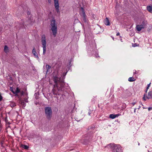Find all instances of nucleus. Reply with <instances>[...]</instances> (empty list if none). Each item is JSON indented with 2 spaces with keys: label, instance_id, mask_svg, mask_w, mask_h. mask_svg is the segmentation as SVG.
<instances>
[{
  "label": "nucleus",
  "instance_id": "1",
  "mask_svg": "<svg viewBox=\"0 0 152 152\" xmlns=\"http://www.w3.org/2000/svg\"><path fill=\"white\" fill-rule=\"evenodd\" d=\"M104 148L111 149L112 152H122L121 146L119 145L110 143L105 146Z\"/></svg>",
  "mask_w": 152,
  "mask_h": 152
},
{
  "label": "nucleus",
  "instance_id": "2",
  "mask_svg": "<svg viewBox=\"0 0 152 152\" xmlns=\"http://www.w3.org/2000/svg\"><path fill=\"white\" fill-rule=\"evenodd\" d=\"M54 82L56 83L54 85V87H56L57 89L55 88H53V94L56 95H59L61 94L60 92L62 90L61 89H60V87L58 85L57 83V80H58V78L56 76L54 77Z\"/></svg>",
  "mask_w": 152,
  "mask_h": 152
},
{
  "label": "nucleus",
  "instance_id": "3",
  "mask_svg": "<svg viewBox=\"0 0 152 152\" xmlns=\"http://www.w3.org/2000/svg\"><path fill=\"white\" fill-rule=\"evenodd\" d=\"M82 143L83 144L87 145L89 144L92 140V134L87 133L83 135Z\"/></svg>",
  "mask_w": 152,
  "mask_h": 152
},
{
  "label": "nucleus",
  "instance_id": "4",
  "mask_svg": "<svg viewBox=\"0 0 152 152\" xmlns=\"http://www.w3.org/2000/svg\"><path fill=\"white\" fill-rule=\"evenodd\" d=\"M51 29L52 32L54 37L56 36L57 33V26L56 20L53 19L50 22Z\"/></svg>",
  "mask_w": 152,
  "mask_h": 152
},
{
  "label": "nucleus",
  "instance_id": "5",
  "mask_svg": "<svg viewBox=\"0 0 152 152\" xmlns=\"http://www.w3.org/2000/svg\"><path fill=\"white\" fill-rule=\"evenodd\" d=\"M41 42L43 50V54L44 55L46 53V44L45 36L44 34L42 35V36Z\"/></svg>",
  "mask_w": 152,
  "mask_h": 152
},
{
  "label": "nucleus",
  "instance_id": "6",
  "mask_svg": "<svg viewBox=\"0 0 152 152\" xmlns=\"http://www.w3.org/2000/svg\"><path fill=\"white\" fill-rule=\"evenodd\" d=\"M54 6L56 10L58 13L60 12L59 10V4L58 3V0H54Z\"/></svg>",
  "mask_w": 152,
  "mask_h": 152
},
{
  "label": "nucleus",
  "instance_id": "7",
  "mask_svg": "<svg viewBox=\"0 0 152 152\" xmlns=\"http://www.w3.org/2000/svg\"><path fill=\"white\" fill-rule=\"evenodd\" d=\"M58 78V80H57V82H58L59 83V84H58V85L60 87V89H61V90H62V88H63L64 86V81L63 80L61 81L60 78Z\"/></svg>",
  "mask_w": 152,
  "mask_h": 152
},
{
  "label": "nucleus",
  "instance_id": "8",
  "mask_svg": "<svg viewBox=\"0 0 152 152\" xmlns=\"http://www.w3.org/2000/svg\"><path fill=\"white\" fill-rule=\"evenodd\" d=\"M45 114H51L52 110L51 107H47L45 108Z\"/></svg>",
  "mask_w": 152,
  "mask_h": 152
},
{
  "label": "nucleus",
  "instance_id": "9",
  "mask_svg": "<svg viewBox=\"0 0 152 152\" xmlns=\"http://www.w3.org/2000/svg\"><path fill=\"white\" fill-rule=\"evenodd\" d=\"M95 128V126L94 125H91V126H89L88 128V131H90V133H89V134H92L94 132V131L93 130Z\"/></svg>",
  "mask_w": 152,
  "mask_h": 152
},
{
  "label": "nucleus",
  "instance_id": "10",
  "mask_svg": "<svg viewBox=\"0 0 152 152\" xmlns=\"http://www.w3.org/2000/svg\"><path fill=\"white\" fill-rule=\"evenodd\" d=\"M81 10L82 11V15L83 17V21L85 22H86V14L85 13V12H84V10L83 8V7H81Z\"/></svg>",
  "mask_w": 152,
  "mask_h": 152
},
{
  "label": "nucleus",
  "instance_id": "11",
  "mask_svg": "<svg viewBox=\"0 0 152 152\" xmlns=\"http://www.w3.org/2000/svg\"><path fill=\"white\" fill-rule=\"evenodd\" d=\"M32 53L33 54V55L36 58H37V59L39 58V57L37 54V53H36V50L34 48L32 50Z\"/></svg>",
  "mask_w": 152,
  "mask_h": 152
},
{
  "label": "nucleus",
  "instance_id": "12",
  "mask_svg": "<svg viewBox=\"0 0 152 152\" xmlns=\"http://www.w3.org/2000/svg\"><path fill=\"white\" fill-rule=\"evenodd\" d=\"M104 23L107 26H109L110 23L109 20L107 18H106L104 20Z\"/></svg>",
  "mask_w": 152,
  "mask_h": 152
},
{
  "label": "nucleus",
  "instance_id": "13",
  "mask_svg": "<svg viewBox=\"0 0 152 152\" xmlns=\"http://www.w3.org/2000/svg\"><path fill=\"white\" fill-rule=\"evenodd\" d=\"M146 98L148 99L152 98V91H150L148 92V95L146 96Z\"/></svg>",
  "mask_w": 152,
  "mask_h": 152
},
{
  "label": "nucleus",
  "instance_id": "14",
  "mask_svg": "<svg viewBox=\"0 0 152 152\" xmlns=\"http://www.w3.org/2000/svg\"><path fill=\"white\" fill-rule=\"evenodd\" d=\"M120 115H110L109 117L112 119L118 117Z\"/></svg>",
  "mask_w": 152,
  "mask_h": 152
},
{
  "label": "nucleus",
  "instance_id": "15",
  "mask_svg": "<svg viewBox=\"0 0 152 152\" xmlns=\"http://www.w3.org/2000/svg\"><path fill=\"white\" fill-rule=\"evenodd\" d=\"M147 10L151 13H152V6H147Z\"/></svg>",
  "mask_w": 152,
  "mask_h": 152
},
{
  "label": "nucleus",
  "instance_id": "16",
  "mask_svg": "<svg viewBox=\"0 0 152 152\" xmlns=\"http://www.w3.org/2000/svg\"><path fill=\"white\" fill-rule=\"evenodd\" d=\"M146 24H147V22L143 21V22H142L141 24L140 25L141 26H142V27L143 28H145L146 27Z\"/></svg>",
  "mask_w": 152,
  "mask_h": 152
},
{
  "label": "nucleus",
  "instance_id": "17",
  "mask_svg": "<svg viewBox=\"0 0 152 152\" xmlns=\"http://www.w3.org/2000/svg\"><path fill=\"white\" fill-rule=\"evenodd\" d=\"M137 29L138 31H140L143 28L140 25H137L136 26Z\"/></svg>",
  "mask_w": 152,
  "mask_h": 152
},
{
  "label": "nucleus",
  "instance_id": "18",
  "mask_svg": "<svg viewBox=\"0 0 152 152\" xmlns=\"http://www.w3.org/2000/svg\"><path fill=\"white\" fill-rule=\"evenodd\" d=\"M21 147L22 148H24L26 150H28L29 148L28 146L24 145H21Z\"/></svg>",
  "mask_w": 152,
  "mask_h": 152
},
{
  "label": "nucleus",
  "instance_id": "19",
  "mask_svg": "<svg viewBox=\"0 0 152 152\" xmlns=\"http://www.w3.org/2000/svg\"><path fill=\"white\" fill-rule=\"evenodd\" d=\"M12 91L14 94H16L19 93L20 91L19 88L17 87L15 91Z\"/></svg>",
  "mask_w": 152,
  "mask_h": 152
},
{
  "label": "nucleus",
  "instance_id": "20",
  "mask_svg": "<svg viewBox=\"0 0 152 152\" xmlns=\"http://www.w3.org/2000/svg\"><path fill=\"white\" fill-rule=\"evenodd\" d=\"M46 68L47 69L46 73H47L48 72H49V70L51 68V66L49 65H46Z\"/></svg>",
  "mask_w": 152,
  "mask_h": 152
},
{
  "label": "nucleus",
  "instance_id": "21",
  "mask_svg": "<svg viewBox=\"0 0 152 152\" xmlns=\"http://www.w3.org/2000/svg\"><path fill=\"white\" fill-rule=\"evenodd\" d=\"M4 51L6 53H7L8 52V48L7 45H5L4 47Z\"/></svg>",
  "mask_w": 152,
  "mask_h": 152
},
{
  "label": "nucleus",
  "instance_id": "22",
  "mask_svg": "<svg viewBox=\"0 0 152 152\" xmlns=\"http://www.w3.org/2000/svg\"><path fill=\"white\" fill-rule=\"evenodd\" d=\"M135 79L133 77H130L129 78L128 81L129 82H133L135 81Z\"/></svg>",
  "mask_w": 152,
  "mask_h": 152
},
{
  "label": "nucleus",
  "instance_id": "23",
  "mask_svg": "<svg viewBox=\"0 0 152 152\" xmlns=\"http://www.w3.org/2000/svg\"><path fill=\"white\" fill-rule=\"evenodd\" d=\"M4 120H5V122L7 124L9 125L10 124V122H9L8 120L7 119V116H6Z\"/></svg>",
  "mask_w": 152,
  "mask_h": 152
},
{
  "label": "nucleus",
  "instance_id": "24",
  "mask_svg": "<svg viewBox=\"0 0 152 152\" xmlns=\"http://www.w3.org/2000/svg\"><path fill=\"white\" fill-rule=\"evenodd\" d=\"M47 115L46 116L47 118H48V119H50L52 115Z\"/></svg>",
  "mask_w": 152,
  "mask_h": 152
},
{
  "label": "nucleus",
  "instance_id": "25",
  "mask_svg": "<svg viewBox=\"0 0 152 152\" xmlns=\"http://www.w3.org/2000/svg\"><path fill=\"white\" fill-rule=\"evenodd\" d=\"M20 103L22 105H23L24 107L26 105L25 104V103H24V102L23 101H21Z\"/></svg>",
  "mask_w": 152,
  "mask_h": 152
},
{
  "label": "nucleus",
  "instance_id": "26",
  "mask_svg": "<svg viewBox=\"0 0 152 152\" xmlns=\"http://www.w3.org/2000/svg\"><path fill=\"white\" fill-rule=\"evenodd\" d=\"M4 142V141H1V142H0V144H1V146L2 147H4V146L3 145V143Z\"/></svg>",
  "mask_w": 152,
  "mask_h": 152
},
{
  "label": "nucleus",
  "instance_id": "27",
  "mask_svg": "<svg viewBox=\"0 0 152 152\" xmlns=\"http://www.w3.org/2000/svg\"><path fill=\"white\" fill-rule=\"evenodd\" d=\"M75 120H76L77 121H80V120L82 119V118L80 119V118H78L76 117L75 118Z\"/></svg>",
  "mask_w": 152,
  "mask_h": 152
},
{
  "label": "nucleus",
  "instance_id": "28",
  "mask_svg": "<svg viewBox=\"0 0 152 152\" xmlns=\"http://www.w3.org/2000/svg\"><path fill=\"white\" fill-rule=\"evenodd\" d=\"M143 99L145 101L146 100L145 94H144V95L143 96Z\"/></svg>",
  "mask_w": 152,
  "mask_h": 152
},
{
  "label": "nucleus",
  "instance_id": "29",
  "mask_svg": "<svg viewBox=\"0 0 152 152\" xmlns=\"http://www.w3.org/2000/svg\"><path fill=\"white\" fill-rule=\"evenodd\" d=\"M24 101L26 102H28V99H24Z\"/></svg>",
  "mask_w": 152,
  "mask_h": 152
},
{
  "label": "nucleus",
  "instance_id": "30",
  "mask_svg": "<svg viewBox=\"0 0 152 152\" xmlns=\"http://www.w3.org/2000/svg\"><path fill=\"white\" fill-rule=\"evenodd\" d=\"M132 46L133 47H135L136 46H137L136 45V43H135V44H133L132 45Z\"/></svg>",
  "mask_w": 152,
  "mask_h": 152
},
{
  "label": "nucleus",
  "instance_id": "31",
  "mask_svg": "<svg viewBox=\"0 0 152 152\" xmlns=\"http://www.w3.org/2000/svg\"><path fill=\"white\" fill-rule=\"evenodd\" d=\"M67 72H66V73H64L63 74V75L64 76V77H65V75H66V73Z\"/></svg>",
  "mask_w": 152,
  "mask_h": 152
},
{
  "label": "nucleus",
  "instance_id": "32",
  "mask_svg": "<svg viewBox=\"0 0 152 152\" xmlns=\"http://www.w3.org/2000/svg\"><path fill=\"white\" fill-rule=\"evenodd\" d=\"M152 109V107H149L148 108V110L149 111L151 110Z\"/></svg>",
  "mask_w": 152,
  "mask_h": 152
},
{
  "label": "nucleus",
  "instance_id": "33",
  "mask_svg": "<svg viewBox=\"0 0 152 152\" xmlns=\"http://www.w3.org/2000/svg\"><path fill=\"white\" fill-rule=\"evenodd\" d=\"M149 88V87L147 86V88H146V90H145L146 93H147V91H148V89Z\"/></svg>",
  "mask_w": 152,
  "mask_h": 152
},
{
  "label": "nucleus",
  "instance_id": "34",
  "mask_svg": "<svg viewBox=\"0 0 152 152\" xmlns=\"http://www.w3.org/2000/svg\"><path fill=\"white\" fill-rule=\"evenodd\" d=\"M149 88V87L147 86V88H146V90H145L146 93H147V91H148V89Z\"/></svg>",
  "mask_w": 152,
  "mask_h": 152
},
{
  "label": "nucleus",
  "instance_id": "35",
  "mask_svg": "<svg viewBox=\"0 0 152 152\" xmlns=\"http://www.w3.org/2000/svg\"><path fill=\"white\" fill-rule=\"evenodd\" d=\"M2 99V96L0 95V101H1Z\"/></svg>",
  "mask_w": 152,
  "mask_h": 152
},
{
  "label": "nucleus",
  "instance_id": "36",
  "mask_svg": "<svg viewBox=\"0 0 152 152\" xmlns=\"http://www.w3.org/2000/svg\"><path fill=\"white\" fill-rule=\"evenodd\" d=\"M21 115H18L17 116V118H18L19 116L20 117Z\"/></svg>",
  "mask_w": 152,
  "mask_h": 152
},
{
  "label": "nucleus",
  "instance_id": "37",
  "mask_svg": "<svg viewBox=\"0 0 152 152\" xmlns=\"http://www.w3.org/2000/svg\"><path fill=\"white\" fill-rule=\"evenodd\" d=\"M151 84V83H149V84H148V86H147V87H149L150 86V85Z\"/></svg>",
  "mask_w": 152,
  "mask_h": 152
},
{
  "label": "nucleus",
  "instance_id": "38",
  "mask_svg": "<svg viewBox=\"0 0 152 152\" xmlns=\"http://www.w3.org/2000/svg\"><path fill=\"white\" fill-rule=\"evenodd\" d=\"M119 34H119V32H118V33L116 34V35L117 36H118L119 35Z\"/></svg>",
  "mask_w": 152,
  "mask_h": 152
},
{
  "label": "nucleus",
  "instance_id": "39",
  "mask_svg": "<svg viewBox=\"0 0 152 152\" xmlns=\"http://www.w3.org/2000/svg\"><path fill=\"white\" fill-rule=\"evenodd\" d=\"M24 94V92L23 91H22L21 92V94L22 95H23Z\"/></svg>",
  "mask_w": 152,
  "mask_h": 152
},
{
  "label": "nucleus",
  "instance_id": "40",
  "mask_svg": "<svg viewBox=\"0 0 152 152\" xmlns=\"http://www.w3.org/2000/svg\"><path fill=\"white\" fill-rule=\"evenodd\" d=\"M132 105H134L135 104V102H133V103H132Z\"/></svg>",
  "mask_w": 152,
  "mask_h": 152
},
{
  "label": "nucleus",
  "instance_id": "41",
  "mask_svg": "<svg viewBox=\"0 0 152 152\" xmlns=\"http://www.w3.org/2000/svg\"><path fill=\"white\" fill-rule=\"evenodd\" d=\"M97 56L99 57V56H98V54H96V57H97Z\"/></svg>",
  "mask_w": 152,
  "mask_h": 152
},
{
  "label": "nucleus",
  "instance_id": "42",
  "mask_svg": "<svg viewBox=\"0 0 152 152\" xmlns=\"http://www.w3.org/2000/svg\"><path fill=\"white\" fill-rule=\"evenodd\" d=\"M48 1L49 3H50L51 2V1L50 0H48Z\"/></svg>",
  "mask_w": 152,
  "mask_h": 152
},
{
  "label": "nucleus",
  "instance_id": "43",
  "mask_svg": "<svg viewBox=\"0 0 152 152\" xmlns=\"http://www.w3.org/2000/svg\"><path fill=\"white\" fill-rule=\"evenodd\" d=\"M0 126H1V121L0 120Z\"/></svg>",
  "mask_w": 152,
  "mask_h": 152
},
{
  "label": "nucleus",
  "instance_id": "44",
  "mask_svg": "<svg viewBox=\"0 0 152 152\" xmlns=\"http://www.w3.org/2000/svg\"><path fill=\"white\" fill-rule=\"evenodd\" d=\"M136 71L135 70V71L134 72V74H136Z\"/></svg>",
  "mask_w": 152,
  "mask_h": 152
},
{
  "label": "nucleus",
  "instance_id": "45",
  "mask_svg": "<svg viewBox=\"0 0 152 152\" xmlns=\"http://www.w3.org/2000/svg\"><path fill=\"white\" fill-rule=\"evenodd\" d=\"M138 145H140V143H138Z\"/></svg>",
  "mask_w": 152,
  "mask_h": 152
}]
</instances>
